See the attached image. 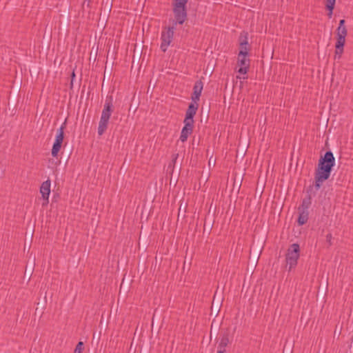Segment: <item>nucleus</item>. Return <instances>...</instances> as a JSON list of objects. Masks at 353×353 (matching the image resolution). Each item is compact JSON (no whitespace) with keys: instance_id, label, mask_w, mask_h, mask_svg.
<instances>
[{"instance_id":"1","label":"nucleus","mask_w":353,"mask_h":353,"mask_svg":"<svg viewBox=\"0 0 353 353\" xmlns=\"http://www.w3.org/2000/svg\"><path fill=\"white\" fill-rule=\"evenodd\" d=\"M247 33L243 36V34L240 35V51L239 53L238 65L240 66L238 70V72L240 74H245L248 73L250 68V60L246 59V56L248 54V46Z\"/></svg>"},{"instance_id":"2","label":"nucleus","mask_w":353,"mask_h":353,"mask_svg":"<svg viewBox=\"0 0 353 353\" xmlns=\"http://www.w3.org/2000/svg\"><path fill=\"white\" fill-rule=\"evenodd\" d=\"M113 97L107 96L98 127V134L101 136L107 130L109 119L113 112Z\"/></svg>"},{"instance_id":"3","label":"nucleus","mask_w":353,"mask_h":353,"mask_svg":"<svg viewBox=\"0 0 353 353\" xmlns=\"http://www.w3.org/2000/svg\"><path fill=\"white\" fill-rule=\"evenodd\" d=\"M332 169L318 163L317 168L315 171V183L314 187L316 190L320 189L323 181L329 179Z\"/></svg>"},{"instance_id":"4","label":"nucleus","mask_w":353,"mask_h":353,"mask_svg":"<svg viewBox=\"0 0 353 353\" xmlns=\"http://www.w3.org/2000/svg\"><path fill=\"white\" fill-rule=\"evenodd\" d=\"M300 247L298 243L292 244L288 250L285 261L289 265V271L294 268L297 265V261L300 256Z\"/></svg>"},{"instance_id":"5","label":"nucleus","mask_w":353,"mask_h":353,"mask_svg":"<svg viewBox=\"0 0 353 353\" xmlns=\"http://www.w3.org/2000/svg\"><path fill=\"white\" fill-rule=\"evenodd\" d=\"M66 119L57 130V134L53 143L51 154L53 157H57L60 151L64 139V130L66 127Z\"/></svg>"},{"instance_id":"6","label":"nucleus","mask_w":353,"mask_h":353,"mask_svg":"<svg viewBox=\"0 0 353 353\" xmlns=\"http://www.w3.org/2000/svg\"><path fill=\"white\" fill-rule=\"evenodd\" d=\"M174 29L175 28L174 26L165 28L164 30H163V31L161 32V49L163 52H165L167 50L168 46L172 41Z\"/></svg>"},{"instance_id":"7","label":"nucleus","mask_w":353,"mask_h":353,"mask_svg":"<svg viewBox=\"0 0 353 353\" xmlns=\"http://www.w3.org/2000/svg\"><path fill=\"white\" fill-rule=\"evenodd\" d=\"M172 11L175 19L174 25H182L187 20L188 14L186 8H173Z\"/></svg>"},{"instance_id":"8","label":"nucleus","mask_w":353,"mask_h":353,"mask_svg":"<svg viewBox=\"0 0 353 353\" xmlns=\"http://www.w3.org/2000/svg\"><path fill=\"white\" fill-rule=\"evenodd\" d=\"M319 163L332 169L335 165V159L333 153L330 150L325 152L324 155L320 157Z\"/></svg>"},{"instance_id":"9","label":"nucleus","mask_w":353,"mask_h":353,"mask_svg":"<svg viewBox=\"0 0 353 353\" xmlns=\"http://www.w3.org/2000/svg\"><path fill=\"white\" fill-rule=\"evenodd\" d=\"M199 108L197 102H192L189 104L186 110L185 117L183 121L190 122L194 123V117L196 113Z\"/></svg>"},{"instance_id":"10","label":"nucleus","mask_w":353,"mask_h":353,"mask_svg":"<svg viewBox=\"0 0 353 353\" xmlns=\"http://www.w3.org/2000/svg\"><path fill=\"white\" fill-rule=\"evenodd\" d=\"M183 123L185 125L182 128L179 138L183 143L187 141L188 136L192 133L194 128L193 123L187 121H183Z\"/></svg>"},{"instance_id":"11","label":"nucleus","mask_w":353,"mask_h":353,"mask_svg":"<svg viewBox=\"0 0 353 353\" xmlns=\"http://www.w3.org/2000/svg\"><path fill=\"white\" fill-rule=\"evenodd\" d=\"M203 88V83L201 80H199L195 82L193 87V93L191 97L193 102H198L199 101Z\"/></svg>"},{"instance_id":"12","label":"nucleus","mask_w":353,"mask_h":353,"mask_svg":"<svg viewBox=\"0 0 353 353\" xmlns=\"http://www.w3.org/2000/svg\"><path fill=\"white\" fill-rule=\"evenodd\" d=\"M50 180L48 179L41 183L40 187V193L41 194L42 198L46 201V203H48L49 195L50 193Z\"/></svg>"},{"instance_id":"13","label":"nucleus","mask_w":353,"mask_h":353,"mask_svg":"<svg viewBox=\"0 0 353 353\" xmlns=\"http://www.w3.org/2000/svg\"><path fill=\"white\" fill-rule=\"evenodd\" d=\"M345 43V38L343 37V36H336V42L335 44V56L338 55L339 58H341L343 52Z\"/></svg>"},{"instance_id":"14","label":"nucleus","mask_w":353,"mask_h":353,"mask_svg":"<svg viewBox=\"0 0 353 353\" xmlns=\"http://www.w3.org/2000/svg\"><path fill=\"white\" fill-rule=\"evenodd\" d=\"M230 343L229 334L225 333L222 335L220 342L218 345L217 353H225L226 352V347Z\"/></svg>"},{"instance_id":"15","label":"nucleus","mask_w":353,"mask_h":353,"mask_svg":"<svg viewBox=\"0 0 353 353\" xmlns=\"http://www.w3.org/2000/svg\"><path fill=\"white\" fill-rule=\"evenodd\" d=\"M312 186L309 187V190L307 191V196L302 200L301 205L298 208V210H308L312 203V196L309 191H311Z\"/></svg>"},{"instance_id":"16","label":"nucleus","mask_w":353,"mask_h":353,"mask_svg":"<svg viewBox=\"0 0 353 353\" xmlns=\"http://www.w3.org/2000/svg\"><path fill=\"white\" fill-rule=\"evenodd\" d=\"M299 217L297 222L299 225H303L305 224L309 219V211L304 210H298Z\"/></svg>"},{"instance_id":"17","label":"nucleus","mask_w":353,"mask_h":353,"mask_svg":"<svg viewBox=\"0 0 353 353\" xmlns=\"http://www.w3.org/2000/svg\"><path fill=\"white\" fill-rule=\"evenodd\" d=\"M188 0H173V8H186V4Z\"/></svg>"},{"instance_id":"18","label":"nucleus","mask_w":353,"mask_h":353,"mask_svg":"<svg viewBox=\"0 0 353 353\" xmlns=\"http://www.w3.org/2000/svg\"><path fill=\"white\" fill-rule=\"evenodd\" d=\"M335 4H325V9L328 11L327 17L330 19L332 17Z\"/></svg>"},{"instance_id":"19","label":"nucleus","mask_w":353,"mask_h":353,"mask_svg":"<svg viewBox=\"0 0 353 353\" xmlns=\"http://www.w3.org/2000/svg\"><path fill=\"white\" fill-rule=\"evenodd\" d=\"M336 36H343V37H346L347 34V30L346 28H336Z\"/></svg>"},{"instance_id":"20","label":"nucleus","mask_w":353,"mask_h":353,"mask_svg":"<svg viewBox=\"0 0 353 353\" xmlns=\"http://www.w3.org/2000/svg\"><path fill=\"white\" fill-rule=\"evenodd\" d=\"M84 348V344L82 341H79L74 349V353H82Z\"/></svg>"},{"instance_id":"21","label":"nucleus","mask_w":353,"mask_h":353,"mask_svg":"<svg viewBox=\"0 0 353 353\" xmlns=\"http://www.w3.org/2000/svg\"><path fill=\"white\" fill-rule=\"evenodd\" d=\"M332 235L331 233H328L326 235V241L328 243V247L331 246L332 245Z\"/></svg>"},{"instance_id":"22","label":"nucleus","mask_w":353,"mask_h":353,"mask_svg":"<svg viewBox=\"0 0 353 353\" xmlns=\"http://www.w3.org/2000/svg\"><path fill=\"white\" fill-rule=\"evenodd\" d=\"M345 21L344 19H341L339 21V26L337 28H346L345 26Z\"/></svg>"},{"instance_id":"23","label":"nucleus","mask_w":353,"mask_h":353,"mask_svg":"<svg viewBox=\"0 0 353 353\" xmlns=\"http://www.w3.org/2000/svg\"><path fill=\"white\" fill-rule=\"evenodd\" d=\"M178 156H179V154H173V155H172V157H173V158H172V163L173 164H174V163H176V159H177Z\"/></svg>"},{"instance_id":"24","label":"nucleus","mask_w":353,"mask_h":353,"mask_svg":"<svg viewBox=\"0 0 353 353\" xmlns=\"http://www.w3.org/2000/svg\"><path fill=\"white\" fill-rule=\"evenodd\" d=\"M336 0H325V4H335Z\"/></svg>"},{"instance_id":"25","label":"nucleus","mask_w":353,"mask_h":353,"mask_svg":"<svg viewBox=\"0 0 353 353\" xmlns=\"http://www.w3.org/2000/svg\"><path fill=\"white\" fill-rule=\"evenodd\" d=\"M75 77V73L73 71L71 74V86H72V83H73V79H74Z\"/></svg>"},{"instance_id":"26","label":"nucleus","mask_w":353,"mask_h":353,"mask_svg":"<svg viewBox=\"0 0 353 353\" xmlns=\"http://www.w3.org/2000/svg\"><path fill=\"white\" fill-rule=\"evenodd\" d=\"M205 225H206V223L205 222L204 223V230H203V232H205Z\"/></svg>"},{"instance_id":"27","label":"nucleus","mask_w":353,"mask_h":353,"mask_svg":"<svg viewBox=\"0 0 353 353\" xmlns=\"http://www.w3.org/2000/svg\"><path fill=\"white\" fill-rule=\"evenodd\" d=\"M27 273H28V274H32V272H31V270H30L29 271H27Z\"/></svg>"},{"instance_id":"28","label":"nucleus","mask_w":353,"mask_h":353,"mask_svg":"<svg viewBox=\"0 0 353 353\" xmlns=\"http://www.w3.org/2000/svg\"><path fill=\"white\" fill-rule=\"evenodd\" d=\"M27 273H28V274H32V272H31V270H30L29 271H27Z\"/></svg>"}]
</instances>
